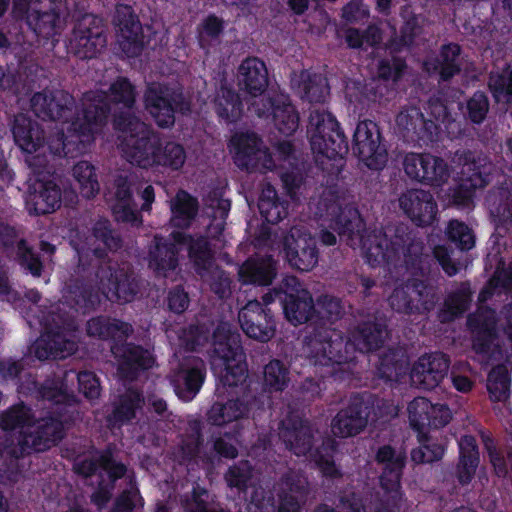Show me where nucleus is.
<instances>
[{
  "label": "nucleus",
  "instance_id": "obj_56",
  "mask_svg": "<svg viewBox=\"0 0 512 512\" xmlns=\"http://www.w3.org/2000/svg\"><path fill=\"white\" fill-rule=\"evenodd\" d=\"M73 176L80 185V192L87 199L94 198L100 190L96 169L88 161H80L73 167Z\"/></svg>",
  "mask_w": 512,
  "mask_h": 512
},
{
  "label": "nucleus",
  "instance_id": "obj_40",
  "mask_svg": "<svg viewBox=\"0 0 512 512\" xmlns=\"http://www.w3.org/2000/svg\"><path fill=\"white\" fill-rule=\"evenodd\" d=\"M74 350V342L60 330L46 329L34 344L37 359H63Z\"/></svg>",
  "mask_w": 512,
  "mask_h": 512
},
{
  "label": "nucleus",
  "instance_id": "obj_38",
  "mask_svg": "<svg viewBox=\"0 0 512 512\" xmlns=\"http://www.w3.org/2000/svg\"><path fill=\"white\" fill-rule=\"evenodd\" d=\"M473 300V291L469 281H463L452 290L437 311V320L448 324L462 317L470 308Z\"/></svg>",
  "mask_w": 512,
  "mask_h": 512
},
{
  "label": "nucleus",
  "instance_id": "obj_48",
  "mask_svg": "<svg viewBox=\"0 0 512 512\" xmlns=\"http://www.w3.org/2000/svg\"><path fill=\"white\" fill-rule=\"evenodd\" d=\"M338 451V443L335 439L327 437L321 445L311 454L312 460L320 471L323 478L327 480H339L343 477L341 468L335 463V454Z\"/></svg>",
  "mask_w": 512,
  "mask_h": 512
},
{
  "label": "nucleus",
  "instance_id": "obj_37",
  "mask_svg": "<svg viewBox=\"0 0 512 512\" xmlns=\"http://www.w3.org/2000/svg\"><path fill=\"white\" fill-rule=\"evenodd\" d=\"M239 86L253 97L262 95L268 86V71L263 61L256 57L244 59L238 67Z\"/></svg>",
  "mask_w": 512,
  "mask_h": 512
},
{
  "label": "nucleus",
  "instance_id": "obj_33",
  "mask_svg": "<svg viewBox=\"0 0 512 512\" xmlns=\"http://www.w3.org/2000/svg\"><path fill=\"white\" fill-rule=\"evenodd\" d=\"M175 102V93L161 84H151L145 94L146 109L161 128L174 124L173 103Z\"/></svg>",
  "mask_w": 512,
  "mask_h": 512
},
{
  "label": "nucleus",
  "instance_id": "obj_36",
  "mask_svg": "<svg viewBox=\"0 0 512 512\" xmlns=\"http://www.w3.org/2000/svg\"><path fill=\"white\" fill-rule=\"evenodd\" d=\"M86 330L89 336L109 340L111 345L127 342V339L133 333V327L130 323L105 315L91 318L87 322Z\"/></svg>",
  "mask_w": 512,
  "mask_h": 512
},
{
  "label": "nucleus",
  "instance_id": "obj_31",
  "mask_svg": "<svg viewBox=\"0 0 512 512\" xmlns=\"http://www.w3.org/2000/svg\"><path fill=\"white\" fill-rule=\"evenodd\" d=\"M284 251L289 265L301 272L312 270L318 263L319 252L316 240L311 235L295 238L291 233L285 238Z\"/></svg>",
  "mask_w": 512,
  "mask_h": 512
},
{
  "label": "nucleus",
  "instance_id": "obj_20",
  "mask_svg": "<svg viewBox=\"0 0 512 512\" xmlns=\"http://www.w3.org/2000/svg\"><path fill=\"white\" fill-rule=\"evenodd\" d=\"M410 426L414 431L445 427L452 419L446 403H432L425 397H416L408 405Z\"/></svg>",
  "mask_w": 512,
  "mask_h": 512
},
{
  "label": "nucleus",
  "instance_id": "obj_19",
  "mask_svg": "<svg viewBox=\"0 0 512 512\" xmlns=\"http://www.w3.org/2000/svg\"><path fill=\"white\" fill-rule=\"evenodd\" d=\"M105 42L101 20L86 15L74 29L70 50L80 58H93L105 46Z\"/></svg>",
  "mask_w": 512,
  "mask_h": 512
},
{
  "label": "nucleus",
  "instance_id": "obj_51",
  "mask_svg": "<svg viewBox=\"0 0 512 512\" xmlns=\"http://www.w3.org/2000/svg\"><path fill=\"white\" fill-rule=\"evenodd\" d=\"M215 111L227 124L236 121L242 114V106L237 94L222 86L214 99Z\"/></svg>",
  "mask_w": 512,
  "mask_h": 512
},
{
  "label": "nucleus",
  "instance_id": "obj_26",
  "mask_svg": "<svg viewBox=\"0 0 512 512\" xmlns=\"http://www.w3.org/2000/svg\"><path fill=\"white\" fill-rule=\"evenodd\" d=\"M236 438L231 433H225L218 437H212L208 450H202L203 437L200 432L192 442L185 445V449L191 457H199L201 461L209 466H214L222 459L233 460L238 457Z\"/></svg>",
  "mask_w": 512,
  "mask_h": 512
},
{
  "label": "nucleus",
  "instance_id": "obj_61",
  "mask_svg": "<svg viewBox=\"0 0 512 512\" xmlns=\"http://www.w3.org/2000/svg\"><path fill=\"white\" fill-rule=\"evenodd\" d=\"M489 88L497 102L508 103L512 98V68L492 72Z\"/></svg>",
  "mask_w": 512,
  "mask_h": 512
},
{
  "label": "nucleus",
  "instance_id": "obj_24",
  "mask_svg": "<svg viewBox=\"0 0 512 512\" xmlns=\"http://www.w3.org/2000/svg\"><path fill=\"white\" fill-rule=\"evenodd\" d=\"M114 23L119 47L128 57L138 55L143 46L142 28L132 7L119 4L116 7Z\"/></svg>",
  "mask_w": 512,
  "mask_h": 512
},
{
  "label": "nucleus",
  "instance_id": "obj_2",
  "mask_svg": "<svg viewBox=\"0 0 512 512\" xmlns=\"http://www.w3.org/2000/svg\"><path fill=\"white\" fill-rule=\"evenodd\" d=\"M213 365L220 367L216 391L227 393L226 402L216 401L207 412L211 425L223 426L233 421L252 418L261 420L270 405L265 392H254L247 384L248 366L241 344V335L227 322H221L213 332Z\"/></svg>",
  "mask_w": 512,
  "mask_h": 512
},
{
  "label": "nucleus",
  "instance_id": "obj_3",
  "mask_svg": "<svg viewBox=\"0 0 512 512\" xmlns=\"http://www.w3.org/2000/svg\"><path fill=\"white\" fill-rule=\"evenodd\" d=\"M319 204L327 214L333 216L334 229L340 236H346L349 240L356 238L360 240L370 266L377 267L395 258L385 233L379 231L367 237L364 236L366 224L358 208L351 204L343 207L340 192L336 186L323 191Z\"/></svg>",
  "mask_w": 512,
  "mask_h": 512
},
{
  "label": "nucleus",
  "instance_id": "obj_17",
  "mask_svg": "<svg viewBox=\"0 0 512 512\" xmlns=\"http://www.w3.org/2000/svg\"><path fill=\"white\" fill-rule=\"evenodd\" d=\"M238 321L242 331L251 339L268 342L276 332V320L270 308L264 307L260 301H248L238 313Z\"/></svg>",
  "mask_w": 512,
  "mask_h": 512
},
{
  "label": "nucleus",
  "instance_id": "obj_6",
  "mask_svg": "<svg viewBox=\"0 0 512 512\" xmlns=\"http://www.w3.org/2000/svg\"><path fill=\"white\" fill-rule=\"evenodd\" d=\"M375 461L382 465L379 476L382 494L376 493L373 512H400L404 497L401 479L406 458L397 454L391 445H382L376 451Z\"/></svg>",
  "mask_w": 512,
  "mask_h": 512
},
{
  "label": "nucleus",
  "instance_id": "obj_5",
  "mask_svg": "<svg viewBox=\"0 0 512 512\" xmlns=\"http://www.w3.org/2000/svg\"><path fill=\"white\" fill-rule=\"evenodd\" d=\"M135 101L134 88L126 79L116 80L110 87L109 95H88L85 99L82 117L75 123L80 128L90 125H107L108 115L106 108L109 103L114 104L113 121L115 126L135 125V117L130 110Z\"/></svg>",
  "mask_w": 512,
  "mask_h": 512
},
{
  "label": "nucleus",
  "instance_id": "obj_8",
  "mask_svg": "<svg viewBox=\"0 0 512 512\" xmlns=\"http://www.w3.org/2000/svg\"><path fill=\"white\" fill-rule=\"evenodd\" d=\"M439 296L427 281L412 278L396 287L389 297L391 308L404 315H427L433 311Z\"/></svg>",
  "mask_w": 512,
  "mask_h": 512
},
{
  "label": "nucleus",
  "instance_id": "obj_15",
  "mask_svg": "<svg viewBox=\"0 0 512 512\" xmlns=\"http://www.w3.org/2000/svg\"><path fill=\"white\" fill-rule=\"evenodd\" d=\"M283 285L287 288L286 296L282 297V309L287 321L294 326L313 322L316 309L309 290L295 276L285 277Z\"/></svg>",
  "mask_w": 512,
  "mask_h": 512
},
{
  "label": "nucleus",
  "instance_id": "obj_25",
  "mask_svg": "<svg viewBox=\"0 0 512 512\" xmlns=\"http://www.w3.org/2000/svg\"><path fill=\"white\" fill-rule=\"evenodd\" d=\"M399 206L404 214L417 226L431 225L437 217L438 206L431 192L410 189L399 197Z\"/></svg>",
  "mask_w": 512,
  "mask_h": 512
},
{
  "label": "nucleus",
  "instance_id": "obj_57",
  "mask_svg": "<svg viewBox=\"0 0 512 512\" xmlns=\"http://www.w3.org/2000/svg\"><path fill=\"white\" fill-rule=\"evenodd\" d=\"M299 85L301 97L308 101H321L328 93L327 80L320 74L301 72Z\"/></svg>",
  "mask_w": 512,
  "mask_h": 512
},
{
  "label": "nucleus",
  "instance_id": "obj_63",
  "mask_svg": "<svg viewBox=\"0 0 512 512\" xmlns=\"http://www.w3.org/2000/svg\"><path fill=\"white\" fill-rule=\"evenodd\" d=\"M490 442H486L485 446L496 475L503 478L510 475L512 478V448L498 449L492 440Z\"/></svg>",
  "mask_w": 512,
  "mask_h": 512
},
{
  "label": "nucleus",
  "instance_id": "obj_34",
  "mask_svg": "<svg viewBox=\"0 0 512 512\" xmlns=\"http://www.w3.org/2000/svg\"><path fill=\"white\" fill-rule=\"evenodd\" d=\"M238 274L242 284L269 286L277 275V262L272 255L255 254L243 262Z\"/></svg>",
  "mask_w": 512,
  "mask_h": 512
},
{
  "label": "nucleus",
  "instance_id": "obj_35",
  "mask_svg": "<svg viewBox=\"0 0 512 512\" xmlns=\"http://www.w3.org/2000/svg\"><path fill=\"white\" fill-rule=\"evenodd\" d=\"M145 404L143 392L130 387L120 394L112 404L111 412L106 416V424L110 429L121 428L136 418L138 410Z\"/></svg>",
  "mask_w": 512,
  "mask_h": 512
},
{
  "label": "nucleus",
  "instance_id": "obj_60",
  "mask_svg": "<svg viewBox=\"0 0 512 512\" xmlns=\"http://www.w3.org/2000/svg\"><path fill=\"white\" fill-rule=\"evenodd\" d=\"M114 454L115 445L112 443L100 450V469L106 472L109 480L108 484L112 486H115L116 482L127 473V466L121 461H116Z\"/></svg>",
  "mask_w": 512,
  "mask_h": 512
},
{
  "label": "nucleus",
  "instance_id": "obj_58",
  "mask_svg": "<svg viewBox=\"0 0 512 512\" xmlns=\"http://www.w3.org/2000/svg\"><path fill=\"white\" fill-rule=\"evenodd\" d=\"M16 261L22 269L33 277H40L43 272V262L39 253L30 246L26 239L17 243Z\"/></svg>",
  "mask_w": 512,
  "mask_h": 512
},
{
  "label": "nucleus",
  "instance_id": "obj_18",
  "mask_svg": "<svg viewBox=\"0 0 512 512\" xmlns=\"http://www.w3.org/2000/svg\"><path fill=\"white\" fill-rule=\"evenodd\" d=\"M110 351L117 362L118 375L124 381L137 380L141 373L154 364L149 350L133 342L110 345Z\"/></svg>",
  "mask_w": 512,
  "mask_h": 512
},
{
  "label": "nucleus",
  "instance_id": "obj_42",
  "mask_svg": "<svg viewBox=\"0 0 512 512\" xmlns=\"http://www.w3.org/2000/svg\"><path fill=\"white\" fill-rule=\"evenodd\" d=\"M459 461L456 465V478L461 485L469 484L474 478L479 465V449L472 435H464L458 442Z\"/></svg>",
  "mask_w": 512,
  "mask_h": 512
},
{
  "label": "nucleus",
  "instance_id": "obj_12",
  "mask_svg": "<svg viewBox=\"0 0 512 512\" xmlns=\"http://www.w3.org/2000/svg\"><path fill=\"white\" fill-rule=\"evenodd\" d=\"M388 243L395 258L403 254L404 264L409 273H423L427 270V264L431 259L424 255V241L407 224L396 225Z\"/></svg>",
  "mask_w": 512,
  "mask_h": 512
},
{
  "label": "nucleus",
  "instance_id": "obj_41",
  "mask_svg": "<svg viewBox=\"0 0 512 512\" xmlns=\"http://www.w3.org/2000/svg\"><path fill=\"white\" fill-rule=\"evenodd\" d=\"M70 97L62 91L36 93L31 99V107L38 118L57 120L65 116Z\"/></svg>",
  "mask_w": 512,
  "mask_h": 512
},
{
  "label": "nucleus",
  "instance_id": "obj_43",
  "mask_svg": "<svg viewBox=\"0 0 512 512\" xmlns=\"http://www.w3.org/2000/svg\"><path fill=\"white\" fill-rule=\"evenodd\" d=\"M170 210V224L174 228L188 229L198 214L199 202L188 191L180 189L170 201Z\"/></svg>",
  "mask_w": 512,
  "mask_h": 512
},
{
  "label": "nucleus",
  "instance_id": "obj_9",
  "mask_svg": "<svg viewBox=\"0 0 512 512\" xmlns=\"http://www.w3.org/2000/svg\"><path fill=\"white\" fill-rule=\"evenodd\" d=\"M8 0H0V16L7 8ZM61 0H14L13 12L17 16L26 14L28 25L44 38L53 36L60 26Z\"/></svg>",
  "mask_w": 512,
  "mask_h": 512
},
{
  "label": "nucleus",
  "instance_id": "obj_29",
  "mask_svg": "<svg viewBox=\"0 0 512 512\" xmlns=\"http://www.w3.org/2000/svg\"><path fill=\"white\" fill-rule=\"evenodd\" d=\"M307 136L310 138L311 149L314 154L325 157L328 160L339 161L337 170L343 166V160L349 151L348 137L344 130H329L324 134L325 130H306Z\"/></svg>",
  "mask_w": 512,
  "mask_h": 512
},
{
  "label": "nucleus",
  "instance_id": "obj_39",
  "mask_svg": "<svg viewBox=\"0 0 512 512\" xmlns=\"http://www.w3.org/2000/svg\"><path fill=\"white\" fill-rule=\"evenodd\" d=\"M172 237L179 246H186L188 257L197 270H206L212 265L214 254L207 236L194 237L189 233L174 230Z\"/></svg>",
  "mask_w": 512,
  "mask_h": 512
},
{
  "label": "nucleus",
  "instance_id": "obj_47",
  "mask_svg": "<svg viewBox=\"0 0 512 512\" xmlns=\"http://www.w3.org/2000/svg\"><path fill=\"white\" fill-rule=\"evenodd\" d=\"M416 432L419 447L411 451L412 461L417 464H422L441 460L447 448V438L429 435L425 430Z\"/></svg>",
  "mask_w": 512,
  "mask_h": 512
},
{
  "label": "nucleus",
  "instance_id": "obj_49",
  "mask_svg": "<svg viewBox=\"0 0 512 512\" xmlns=\"http://www.w3.org/2000/svg\"><path fill=\"white\" fill-rule=\"evenodd\" d=\"M376 369L380 379L399 382L407 373L408 363L396 350H389L379 357Z\"/></svg>",
  "mask_w": 512,
  "mask_h": 512
},
{
  "label": "nucleus",
  "instance_id": "obj_23",
  "mask_svg": "<svg viewBox=\"0 0 512 512\" xmlns=\"http://www.w3.org/2000/svg\"><path fill=\"white\" fill-rule=\"evenodd\" d=\"M353 151L370 170H382L388 161L381 130H353Z\"/></svg>",
  "mask_w": 512,
  "mask_h": 512
},
{
  "label": "nucleus",
  "instance_id": "obj_64",
  "mask_svg": "<svg viewBox=\"0 0 512 512\" xmlns=\"http://www.w3.org/2000/svg\"><path fill=\"white\" fill-rule=\"evenodd\" d=\"M144 506V499L136 483L130 481V487L124 489L114 500L110 512H133L137 506Z\"/></svg>",
  "mask_w": 512,
  "mask_h": 512
},
{
  "label": "nucleus",
  "instance_id": "obj_50",
  "mask_svg": "<svg viewBox=\"0 0 512 512\" xmlns=\"http://www.w3.org/2000/svg\"><path fill=\"white\" fill-rule=\"evenodd\" d=\"M290 384V369L279 359L270 360L263 368L264 391L283 392Z\"/></svg>",
  "mask_w": 512,
  "mask_h": 512
},
{
  "label": "nucleus",
  "instance_id": "obj_54",
  "mask_svg": "<svg viewBox=\"0 0 512 512\" xmlns=\"http://www.w3.org/2000/svg\"><path fill=\"white\" fill-rule=\"evenodd\" d=\"M460 47L457 44H449L442 48L439 59L425 64L428 72H439L442 79L446 80L459 71L458 57Z\"/></svg>",
  "mask_w": 512,
  "mask_h": 512
},
{
  "label": "nucleus",
  "instance_id": "obj_52",
  "mask_svg": "<svg viewBox=\"0 0 512 512\" xmlns=\"http://www.w3.org/2000/svg\"><path fill=\"white\" fill-rule=\"evenodd\" d=\"M35 424L32 409L24 402H19L0 415V425L5 431H13L18 428L30 427Z\"/></svg>",
  "mask_w": 512,
  "mask_h": 512
},
{
  "label": "nucleus",
  "instance_id": "obj_4",
  "mask_svg": "<svg viewBox=\"0 0 512 512\" xmlns=\"http://www.w3.org/2000/svg\"><path fill=\"white\" fill-rule=\"evenodd\" d=\"M119 148L124 158L143 169L163 167L177 171L186 161L184 147L176 142H162L158 130H119Z\"/></svg>",
  "mask_w": 512,
  "mask_h": 512
},
{
  "label": "nucleus",
  "instance_id": "obj_53",
  "mask_svg": "<svg viewBox=\"0 0 512 512\" xmlns=\"http://www.w3.org/2000/svg\"><path fill=\"white\" fill-rule=\"evenodd\" d=\"M511 377L503 364L491 369L487 379L489 397L494 402H504L510 396Z\"/></svg>",
  "mask_w": 512,
  "mask_h": 512
},
{
  "label": "nucleus",
  "instance_id": "obj_16",
  "mask_svg": "<svg viewBox=\"0 0 512 512\" xmlns=\"http://www.w3.org/2000/svg\"><path fill=\"white\" fill-rule=\"evenodd\" d=\"M403 167L411 180L430 186H442L450 177L447 163L431 154L409 153L404 158Z\"/></svg>",
  "mask_w": 512,
  "mask_h": 512
},
{
  "label": "nucleus",
  "instance_id": "obj_44",
  "mask_svg": "<svg viewBox=\"0 0 512 512\" xmlns=\"http://www.w3.org/2000/svg\"><path fill=\"white\" fill-rule=\"evenodd\" d=\"M263 106L268 105L271 112H262L259 103H253L252 108L259 117H271L275 126H297L299 123V114L291 104L289 98L284 95H277L273 100L262 99Z\"/></svg>",
  "mask_w": 512,
  "mask_h": 512
},
{
  "label": "nucleus",
  "instance_id": "obj_10",
  "mask_svg": "<svg viewBox=\"0 0 512 512\" xmlns=\"http://www.w3.org/2000/svg\"><path fill=\"white\" fill-rule=\"evenodd\" d=\"M230 152L233 153L235 165L247 172H263L275 166L272 155L263 145L262 139L254 130L235 134L229 141Z\"/></svg>",
  "mask_w": 512,
  "mask_h": 512
},
{
  "label": "nucleus",
  "instance_id": "obj_30",
  "mask_svg": "<svg viewBox=\"0 0 512 512\" xmlns=\"http://www.w3.org/2000/svg\"><path fill=\"white\" fill-rule=\"evenodd\" d=\"M279 437L286 448L296 456H305L312 451L314 433L306 420L289 416L281 422Z\"/></svg>",
  "mask_w": 512,
  "mask_h": 512
},
{
  "label": "nucleus",
  "instance_id": "obj_1",
  "mask_svg": "<svg viewBox=\"0 0 512 512\" xmlns=\"http://www.w3.org/2000/svg\"><path fill=\"white\" fill-rule=\"evenodd\" d=\"M314 321L306 336L310 362L319 366L322 378L346 380L350 375V363L355 360V351L362 353L380 349L387 336L386 319L369 315L350 332V337L332 325L342 318L344 305L340 298L324 294L317 298Z\"/></svg>",
  "mask_w": 512,
  "mask_h": 512
},
{
  "label": "nucleus",
  "instance_id": "obj_55",
  "mask_svg": "<svg viewBox=\"0 0 512 512\" xmlns=\"http://www.w3.org/2000/svg\"><path fill=\"white\" fill-rule=\"evenodd\" d=\"M452 252L453 251L446 245H436L432 250V254H430L424 250V255L428 256L431 259V261H429L427 264L428 265L427 270L423 271V273H410V274L413 277L428 276L431 274L433 267L436 266V264H439L441 266V268L443 269V271L448 276L451 277V276L456 275L459 272L460 267H459L458 263L452 261V258H451Z\"/></svg>",
  "mask_w": 512,
  "mask_h": 512
},
{
  "label": "nucleus",
  "instance_id": "obj_22",
  "mask_svg": "<svg viewBox=\"0 0 512 512\" xmlns=\"http://www.w3.org/2000/svg\"><path fill=\"white\" fill-rule=\"evenodd\" d=\"M450 358L442 352L422 355L413 364L410 378L413 384L424 390H432L439 386L447 376Z\"/></svg>",
  "mask_w": 512,
  "mask_h": 512
},
{
  "label": "nucleus",
  "instance_id": "obj_62",
  "mask_svg": "<svg viewBox=\"0 0 512 512\" xmlns=\"http://www.w3.org/2000/svg\"><path fill=\"white\" fill-rule=\"evenodd\" d=\"M253 468L248 460H241L230 466L225 473V481L230 488H236L240 492L248 489L252 478Z\"/></svg>",
  "mask_w": 512,
  "mask_h": 512
},
{
  "label": "nucleus",
  "instance_id": "obj_7",
  "mask_svg": "<svg viewBox=\"0 0 512 512\" xmlns=\"http://www.w3.org/2000/svg\"><path fill=\"white\" fill-rule=\"evenodd\" d=\"M379 398L368 391L354 393L347 406L341 408L331 421V430L336 437L348 438L361 433L371 415L377 416L375 408Z\"/></svg>",
  "mask_w": 512,
  "mask_h": 512
},
{
  "label": "nucleus",
  "instance_id": "obj_21",
  "mask_svg": "<svg viewBox=\"0 0 512 512\" xmlns=\"http://www.w3.org/2000/svg\"><path fill=\"white\" fill-rule=\"evenodd\" d=\"M206 378V366L202 359H185L170 376L176 395L183 401H191L199 393Z\"/></svg>",
  "mask_w": 512,
  "mask_h": 512
},
{
  "label": "nucleus",
  "instance_id": "obj_45",
  "mask_svg": "<svg viewBox=\"0 0 512 512\" xmlns=\"http://www.w3.org/2000/svg\"><path fill=\"white\" fill-rule=\"evenodd\" d=\"M92 236L95 242L103 244V247L92 249L93 256L100 262L108 259V253L118 252L123 246L121 235L112 227L108 219H99L92 226Z\"/></svg>",
  "mask_w": 512,
  "mask_h": 512
},
{
  "label": "nucleus",
  "instance_id": "obj_32",
  "mask_svg": "<svg viewBox=\"0 0 512 512\" xmlns=\"http://www.w3.org/2000/svg\"><path fill=\"white\" fill-rule=\"evenodd\" d=\"M27 199L30 214L37 216L55 212L61 207L62 190L52 179H37Z\"/></svg>",
  "mask_w": 512,
  "mask_h": 512
},
{
  "label": "nucleus",
  "instance_id": "obj_14",
  "mask_svg": "<svg viewBox=\"0 0 512 512\" xmlns=\"http://www.w3.org/2000/svg\"><path fill=\"white\" fill-rule=\"evenodd\" d=\"M106 297L113 302L128 303L134 300L139 291V283L133 268L128 264L101 269L96 273Z\"/></svg>",
  "mask_w": 512,
  "mask_h": 512
},
{
  "label": "nucleus",
  "instance_id": "obj_27",
  "mask_svg": "<svg viewBox=\"0 0 512 512\" xmlns=\"http://www.w3.org/2000/svg\"><path fill=\"white\" fill-rule=\"evenodd\" d=\"M461 173L462 178L453 191L452 201L457 206L468 207L473 202L475 191L488 185L489 174L481 170L471 151L464 153Z\"/></svg>",
  "mask_w": 512,
  "mask_h": 512
},
{
  "label": "nucleus",
  "instance_id": "obj_28",
  "mask_svg": "<svg viewBox=\"0 0 512 512\" xmlns=\"http://www.w3.org/2000/svg\"><path fill=\"white\" fill-rule=\"evenodd\" d=\"M179 253V244L172 237V232L168 236L156 233L148 246V267L156 276L165 277L178 267Z\"/></svg>",
  "mask_w": 512,
  "mask_h": 512
},
{
  "label": "nucleus",
  "instance_id": "obj_13",
  "mask_svg": "<svg viewBox=\"0 0 512 512\" xmlns=\"http://www.w3.org/2000/svg\"><path fill=\"white\" fill-rule=\"evenodd\" d=\"M64 412H50L37 422L34 431L23 434L19 440L21 453L43 452L58 444L65 437Z\"/></svg>",
  "mask_w": 512,
  "mask_h": 512
},
{
  "label": "nucleus",
  "instance_id": "obj_59",
  "mask_svg": "<svg viewBox=\"0 0 512 512\" xmlns=\"http://www.w3.org/2000/svg\"><path fill=\"white\" fill-rule=\"evenodd\" d=\"M448 241L460 251H469L475 246V235L463 221L452 219L446 228Z\"/></svg>",
  "mask_w": 512,
  "mask_h": 512
},
{
  "label": "nucleus",
  "instance_id": "obj_46",
  "mask_svg": "<svg viewBox=\"0 0 512 512\" xmlns=\"http://www.w3.org/2000/svg\"><path fill=\"white\" fill-rule=\"evenodd\" d=\"M258 209L263 220L274 225L288 216L289 202L285 198L279 197L271 184H267L259 197Z\"/></svg>",
  "mask_w": 512,
  "mask_h": 512
},
{
  "label": "nucleus",
  "instance_id": "obj_11",
  "mask_svg": "<svg viewBox=\"0 0 512 512\" xmlns=\"http://www.w3.org/2000/svg\"><path fill=\"white\" fill-rule=\"evenodd\" d=\"M67 377L53 375L39 382L34 375L28 373L18 383V392L36 400L47 401L56 406L57 410L65 411L67 407L74 406L77 399L73 391L68 389Z\"/></svg>",
  "mask_w": 512,
  "mask_h": 512
}]
</instances>
